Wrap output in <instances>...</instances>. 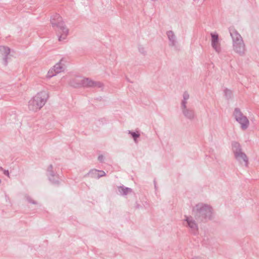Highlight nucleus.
I'll return each mask as SVG.
<instances>
[{
	"label": "nucleus",
	"instance_id": "nucleus-9",
	"mask_svg": "<svg viewBox=\"0 0 259 259\" xmlns=\"http://www.w3.org/2000/svg\"><path fill=\"white\" fill-rule=\"evenodd\" d=\"M0 53L7 57L10 53V49L9 47L2 46L0 47Z\"/></svg>",
	"mask_w": 259,
	"mask_h": 259
},
{
	"label": "nucleus",
	"instance_id": "nucleus-4",
	"mask_svg": "<svg viewBox=\"0 0 259 259\" xmlns=\"http://www.w3.org/2000/svg\"><path fill=\"white\" fill-rule=\"evenodd\" d=\"M233 116L235 120L240 124L242 130H246L249 125V121L248 118L245 116L240 109L236 108L234 109Z\"/></svg>",
	"mask_w": 259,
	"mask_h": 259
},
{
	"label": "nucleus",
	"instance_id": "nucleus-8",
	"mask_svg": "<svg viewBox=\"0 0 259 259\" xmlns=\"http://www.w3.org/2000/svg\"><path fill=\"white\" fill-rule=\"evenodd\" d=\"M186 220L187 222L188 226L191 229H192V230H193L194 231H196L197 230V229H198L197 225L194 221L191 220L188 218H187Z\"/></svg>",
	"mask_w": 259,
	"mask_h": 259
},
{
	"label": "nucleus",
	"instance_id": "nucleus-3",
	"mask_svg": "<svg viewBox=\"0 0 259 259\" xmlns=\"http://www.w3.org/2000/svg\"><path fill=\"white\" fill-rule=\"evenodd\" d=\"M46 95L45 93H38L29 102L30 108L33 110L39 109L45 104Z\"/></svg>",
	"mask_w": 259,
	"mask_h": 259
},
{
	"label": "nucleus",
	"instance_id": "nucleus-2",
	"mask_svg": "<svg viewBox=\"0 0 259 259\" xmlns=\"http://www.w3.org/2000/svg\"><path fill=\"white\" fill-rule=\"evenodd\" d=\"M232 150L235 159L240 164L247 166L248 164V158L246 154L243 152L240 144L237 142H233Z\"/></svg>",
	"mask_w": 259,
	"mask_h": 259
},
{
	"label": "nucleus",
	"instance_id": "nucleus-12",
	"mask_svg": "<svg viewBox=\"0 0 259 259\" xmlns=\"http://www.w3.org/2000/svg\"><path fill=\"white\" fill-rule=\"evenodd\" d=\"M84 84L86 85L89 86V87H95L97 86V83L94 82L93 81L91 80H89L88 79H85Z\"/></svg>",
	"mask_w": 259,
	"mask_h": 259
},
{
	"label": "nucleus",
	"instance_id": "nucleus-5",
	"mask_svg": "<svg viewBox=\"0 0 259 259\" xmlns=\"http://www.w3.org/2000/svg\"><path fill=\"white\" fill-rule=\"evenodd\" d=\"M52 25L55 29L59 40L65 39L68 34V29L64 23L61 21L57 24L52 23Z\"/></svg>",
	"mask_w": 259,
	"mask_h": 259
},
{
	"label": "nucleus",
	"instance_id": "nucleus-7",
	"mask_svg": "<svg viewBox=\"0 0 259 259\" xmlns=\"http://www.w3.org/2000/svg\"><path fill=\"white\" fill-rule=\"evenodd\" d=\"M63 61L62 59L59 61V62L56 63L53 67L55 69L58 73H60L63 70L64 68V64L63 63Z\"/></svg>",
	"mask_w": 259,
	"mask_h": 259
},
{
	"label": "nucleus",
	"instance_id": "nucleus-15",
	"mask_svg": "<svg viewBox=\"0 0 259 259\" xmlns=\"http://www.w3.org/2000/svg\"><path fill=\"white\" fill-rule=\"evenodd\" d=\"M172 34V32H169L168 33V36H170V34Z\"/></svg>",
	"mask_w": 259,
	"mask_h": 259
},
{
	"label": "nucleus",
	"instance_id": "nucleus-10",
	"mask_svg": "<svg viewBox=\"0 0 259 259\" xmlns=\"http://www.w3.org/2000/svg\"><path fill=\"white\" fill-rule=\"evenodd\" d=\"M57 73H58V72H56V71L55 70V69L54 68V67H52V68H50L49 69V70L48 71L47 74V77L50 78V77L55 76Z\"/></svg>",
	"mask_w": 259,
	"mask_h": 259
},
{
	"label": "nucleus",
	"instance_id": "nucleus-13",
	"mask_svg": "<svg viewBox=\"0 0 259 259\" xmlns=\"http://www.w3.org/2000/svg\"><path fill=\"white\" fill-rule=\"evenodd\" d=\"M224 93L227 98H229L231 97L232 92L230 90L225 89L224 90Z\"/></svg>",
	"mask_w": 259,
	"mask_h": 259
},
{
	"label": "nucleus",
	"instance_id": "nucleus-6",
	"mask_svg": "<svg viewBox=\"0 0 259 259\" xmlns=\"http://www.w3.org/2000/svg\"><path fill=\"white\" fill-rule=\"evenodd\" d=\"M211 47L217 53L221 52V43L217 33L211 34Z\"/></svg>",
	"mask_w": 259,
	"mask_h": 259
},
{
	"label": "nucleus",
	"instance_id": "nucleus-1",
	"mask_svg": "<svg viewBox=\"0 0 259 259\" xmlns=\"http://www.w3.org/2000/svg\"><path fill=\"white\" fill-rule=\"evenodd\" d=\"M230 35L232 39L233 49L240 56H243L245 52V46L241 35L234 28L230 29Z\"/></svg>",
	"mask_w": 259,
	"mask_h": 259
},
{
	"label": "nucleus",
	"instance_id": "nucleus-14",
	"mask_svg": "<svg viewBox=\"0 0 259 259\" xmlns=\"http://www.w3.org/2000/svg\"><path fill=\"white\" fill-rule=\"evenodd\" d=\"M132 135H133V137L135 138H137V137H139V135L136 134V133H133Z\"/></svg>",
	"mask_w": 259,
	"mask_h": 259
},
{
	"label": "nucleus",
	"instance_id": "nucleus-11",
	"mask_svg": "<svg viewBox=\"0 0 259 259\" xmlns=\"http://www.w3.org/2000/svg\"><path fill=\"white\" fill-rule=\"evenodd\" d=\"M93 175L97 176V177H102L105 175V172L104 171H99L94 170L92 171Z\"/></svg>",
	"mask_w": 259,
	"mask_h": 259
}]
</instances>
